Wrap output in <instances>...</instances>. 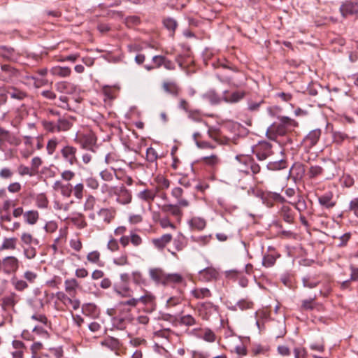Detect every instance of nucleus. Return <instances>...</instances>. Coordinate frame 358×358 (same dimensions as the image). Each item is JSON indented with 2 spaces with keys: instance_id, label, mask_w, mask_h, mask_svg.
I'll use <instances>...</instances> for the list:
<instances>
[{
  "instance_id": "f257e3e1",
  "label": "nucleus",
  "mask_w": 358,
  "mask_h": 358,
  "mask_svg": "<svg viewBox=\"0 0 358 358\" xmlns=\"http://www.w3.org/2000/svg\"><path fill=\"white\" fill-rule=\"evenodd\" d=\"M73 141L87 151L95 153L99 148L96 134L90 131L85 133L77 134Z\"/></svg>"
},
{
  "instance_id": "f03ea898",
  "label": "nucleus",
  "mask_w": 358,
  "mask_h": 358,
  "mask_svg": "<svg viewBox=\"0 0 358 358\" xmlns=\"http://www.w3.org/2000/svg\"><path fill=\"white\" fill-rule=\"evenodd\" d=\"M78 151L76 147L66 144L60 150L62 159L69 166H78L80 162L78 157Z\"/></svg>"
},
{
  "instance_id": "7ed1b4c3",
  "label": "nucleus",
  "mask_w": 358,
  "mask_h": 358,
  "mask_svg": "<svg viewBox=\"0 0 358 358\" xmlns=\"http://www.w3.org/2000/svg\"><path fill=\"white\" fill-rule=\"evenodd\" d=\"M307 92L309 95L315 96L314 102L319 106L325 105L331 99L330 92L322 88L320 85L308 86Z\"/></svg>"
},
{
  "instance_id": "20e7f679",
  "label": "nucleus",
  "mask_w": 358,
  "mask_h": 358,
  "mask_svg": "<svg viewBox=\"0 0 358 358\" xmlns=\"http://www.w3.org/2000/svg\"><path fill=\"white\" fill-rule=\"evenodd\" d=\"M252 153L259 161H264L273 155L272 144L267 141H260L252 148Z\"/></svg>"
},
{
  "instance_id": "39448f33",
  "label": "nucleus",
  "mask_w": 358,
  "mask_h": 358,
  "mask_svg": "<svg viewBox=\"0 0 358 358\" xmlns=\"http://www.w3.org/2000/svg\"><path fill=\"white\" fill-rule=\"evenodd\" d=\"M273 129L280 136L285 135L287 132L291 131L295 127H298V123L294 120L287 116L279 117V123L271 126Z\"/></svg>"
},
{
  "instance_id": "423d86ee",
  "label": "nucleus",
  "mask_w": 358,
  "mask_h": 358,
  "mask_svg": "<svg viewBox=\"0 0 358 358\" xmlns=\"http://www.w3.org/2000/svg\"><path fill=\"white\" fill-rule=\"evenodd\" d=\"M236 160H238L241 164L244 165L248 169H249L250 173H251V176L252 178L255 180H257L256 176L260 173L261 167L259 164L255 162V160L250 156H244V155H237L236 157Z\"/></svg>"
},
{
  "instance_id": "0eeeda50",
  "label": "nucleus",
  "mask_w": 358,
  "mask_h": 358,
  "mask_svg": "<svg viewBox=\"0 0 358 358\" xmlns=\"http://www.w3.org/2000/svg\"><path fill=\"white\" fill-rule=\"evenodd\" d=\"M3 273L6 275L15 273L20 267V261L15 256H7L2 259Z\"/></svg>"
},
{
  "instance_id": "6e6552de",
  "label": "nucleus",
  "mask_w": 358,
  "mask_h": 358,
  "mask_svg": "<svg viewBox=\"0 0 358 358\" xmlns=\"http://www.w3.org/2000/svg\"><path fill=\"white\" fill-rule=\"evenodd\" d=\"M110 192L117 196L116 201L121 204H128L131 201V192L124 186L113 187Z\"/></svg>"
},
{
  "instance_id": "1a4fd4ad",
  "label": "nucleus",
  "mask_w": 358,
  "mask_h": 358,
  "mask_svg": "<svg viewBox=\"0 0 358 358\" xmlns=\"http://www.w3.org/2000/svg\"><path fill=\"white\" fill-rule=\"evenodd\" d=\"M339 10L343 17L358 13V0H346L342 2Z\"/></svg>"
},
{
  "instance_id": "9d476101",
  "label": "nucleus",
  "mask_w": 358,
  "mask_h": 358,
  "mask_svg": "<svg viewBox=\"0 0 358 358\" xmlns=\"http://www.w3.org/2000/svg\"><path fill=\"white\" fill-rule=\"evenodd\" d=\"M262 200L263 203L268 208L273 207L275 201L282 203L285 202V199L280 194L273 192L262 193Z\"/></svg>"
},
{
  "instance_id": "9b49d317",
  "label": "nucleus",
  "mask_w": 358,
  "mask_h": 358,
  "mask_svg": "<svg viewBox=\"0 0 358 358\" xmlns=\"http://www.w3.org/2000/svg\"><path fill=\"white\" fill-rule=\"evenodd\" d=\"M54 191L59 192L64 197L69 198L73 192V185L69 182L56 180L52 185Z\"/></svg>"
},
{
  "instance_id": "f8f14e48",
  "label": "nucleus",
  "mask_w": 358,
  "mask_h": 358,
  "mask_svg": "<svg viewBox=\"0 0 358 358\" xmlns=\"http://www.w3.org/2000/svg\"><path fill=\"white\" fill-rule=\"evenodd\" d=\"M219 273L213 267H207L199 271L198 279L203 282H208L217 279Z\"/></svg>"
},
{
  "instance_id": "ddd939ff",
  "label": "nucleus",
  "mask_w": 358,
  "mask_h": 358,
  "mask_svg": "<svg viewBox=\"0 0 358 358\" xmlns=\"http://www.w3.org/2000/svg\"><path fill=\"white\" fill-rule=\"evenodd\" d=\"M172 240L173 236L171 234H164L159 237L152 238L151 243L156 250L163 251Z\"/></svg>"
},
{
  "instance_id": "4468645a",
  "label": "nucleus",
  "mask_w": 358,
  "mask_h": 358,
  "mask_svg": "<svg viewBox=\"0 0 358 358\" xmlns=\"http://www.w3.org/2000/svg\"><path fill=\"white\" fill-rule=\"evenodd\" d=\"M322 131L320 129H315L310 131L303 138V143L306 148L310 149L315 146L320 136Z\"/></svg>"
},
{
  "instance_id": "2eb2a0df",
  "label": "nucleus",
  "mask_w": 358,
  "mask_h": 358,
  "mask_svg": "<svg viewBox=\"0 0 358 358\" xmlns=\"http://www.w3.org/2000/svg\"><path fill=\"white\" fill-rule=\"evenodd\" d=\"M49 113L52 115L59 116V118L57 120L59 133L67 131L73 127V122L69 118L60 117L59 112L50 110Z\"/></svg>"
},
{
  "instance_id": "dca6fc26",
  "label": "nucleus",
  "mask_w": 358,
  "mask_h": 358,
  "mask_svg": "<svg viewBox=\"0 0 358 358\" xmlns=\"http://www.w3.org/2000/svg\"><path fill=\"white\" fill-rule=\"evenodd\" d=\"M318 203L323 208L331 209L336 206V201L334 198L333 192L328 191L318 197Z\"/></svg>"
},
{
  "instance_id": "f3484780",
  "label": "nucleus",
  "mask_w": 358,
  "mask_h": 358,
  "mask_svg": "<svg viewBox=\"0 0 358 358\" xmlns=\"http://www.w3.org/2000/svg\"><path fill=\"white\" fill-rule=\"evenodd\" d=\"M280 257V255L275 251V248L269 246L268 248V253L265 254L262 259V265L265 267L273 266L277 258Z\"/></svg>"
},
{
  "instance_id": "a211bd4d",
  "label": "nucleus",
  "mask_w": 358,
  "mask_h": 358,
  "mask_svg": "<svg viewBox=\"0 0 358 358\" xmlns=\"http://www.w3.org/2000/svg\"><path fill=\"white\" fill-rule=\"evenodd\" d=\"M229 91L223 92V101L227 103H236L242 100L246 94L245 91H235L228 95Z\"/></svg>"
},
{
  "instance_id": "6ab92c4d",
  "label": "nucleus",
  "mask_w": 358,
  "mask_h": 358,
  "mask_svg": "<svg viewBox=\"0 0 358 358\" xmlns=\"http://www.w3.org/2000/svg\"><path fill=\"white\" fill-rule=\"evenodd\" d=\"M163 90L173 96H178L180 92V87L176 81L166 80L162 83Z\"/></svg>"
},
{
  "instance_id": "aec40b11",
  "label": "nucleus",
  "mask_w": 358,
  "mask_h": 358,
  "mask_svg": "<svg viewBox=\"0 0 358 358\" xmlns=\"http://www.w3.org/2000/svg\"><path fill=\"white\" fill-rule=\"evenodd\" d=\"M150 278L157 284L165 285L166 273L160 268H154L149 270Z\"/></svg>"
},
{
  "instance_id": "412c9836",
  "label": "nucleus",
  "mask_w": 358,
  "mask_h": 358,
  "mask_svg": "<svg viewBox=\"0 0 358 358\" xmlns=\"http://www.w3.org/2000/svg\"><path fill=\"white\" fill-rule=\"evenodd\" d=\"M134 317H122L116 315L112 318L113 327L119 330H124L126 329L128 323L133 321Z\"/></svg>"
},
{
  "instance_id": "4be33fe9",
  "label": "nucleus",
  "mask_w": 358,
  "mask_h": 358,
  "mask_svg": "<svg viewBox=\"0 0 358 358\" xmlns=\"http://www.w3.org/2000/svg\"><path fill=\"white\" fill-rule=\"evenodd\" d=\"M55 87L57 91L64 94H73L76 90V86L66 81H62L55 84Z\"/></svg>"
},
{
  "instance_id": "5701e85b",
  "label": "nucleus",
  "mask_w": 358,
  "mask_h": 358,
  "mask_svg": "<svg viewBox=\"0 0 358 358\" xmlns=\"http://www.w3.org/2000/svg\"><path fill=\"white\" fill-rule=\"evenodd\" d=\"M202 97L212 105L220 104L223 101V96H220L215 90H208L202 95Z\"/></svg>"
},
{
  "instance_id": "b1692460",
  "label": "nucleus",
  "mask_w": 358,
  "mask_h": 358,
  "mask_svg": "<svg viewBox=\"0 0 358 358\" xmlns=\"http://www.w3.org/2000/svg\"><path fill=\"white\" fill-rule=\"evenodd\" d=\"M180 207H181V206H179L178 203L176 205L164 204L162 206L161 209L162 212L170 213L172 215L180 220L182 215Z\"/></svg>"
},
{
  "instance_id": "393cba45",
  "label": "nucleus",
  "mask_w": 358,
  "mask_h": 358,
  "mask_svg": "<svg viewBox=\"0 0 358 358\" xmlns=\"http://www.w3.org/2000/svg\"><path fill=\"white\" fill-rule=\"evenodd\" d=\"M83 313L92 318H96L99 315V310L94 303H86L82 307Z\"/></svg>"
},
{
  "instance_id": "a878e982",
  "label": "nucleus",
  "mask_w": 358,
  "mask_h": 358,
  "mask_svg": "<svg viewBox=\"0 0 358 358\" xmlns=\"http://www.w3.org/2000/svg\"><path fill=\"white\" fill-rule=\"evenodd\" d=\"M65 291L71 297H75L77 293V288L79 286L78 281L74 279H66L64 281Z\"/></svg>"
},
{
  "instance_id": "bb28decb",
  "label": "nucleus",
  "mask_w": 358,
  "mask_h": 358,
  "mask_svg": "<svg viewBox=\"0 0 358 358\" xmlns=\"http://www.w3.org/2000/svg\"><path fill=\"white\" fill-rule=\"evenodd\" d=\"M50 72L54 76L66 78L71 75V69L67 66H55L50 69Z\"/></svg>"
},
{
  "instance_id": "cd10ccee",
  "label": "nucleus",
  "mask_w": 358,
  "mask_h": 358,
  "mask_svg": "<svg viewBox=\"0 0 358 358\" xmlns=\"http://www.w3.org/2000/svg\"><path fill=\"white\" fill-rule=\"evenodd\" d=\"M182 194L183 189L181 187H176L171 190V195L177 199L178 204L181 206V207H187L189 206V201L182 197Z\"/></svg>"
},
{
  "instance_id": "c85d7f7f",
  "label": "nucleus",
  "mask_w": 358,
  "mask_h": 358,
  "mask_svg": "<svg viewBox=\"0 0 358 358\" xmlns=\"http://www.w3.org/2000/svg\"><path fill=\"white\" fill-rule=\"evenodd\" d=\"M115 211L111 208H101L98 212V216L105 223L109 224L114 218Z\"/></svg>"
},
{
  "instance_id": "c756f323",
  "label": "nucleus",
  "mask_w": 358,
  "mask_h": 358,
  "mask_svg": "<svg viewBox=\"0 0 358 358\" xmlns=\"http://www.w3.org/2000/svg\"><path fill=\"white\" fill-rule=\"evenodd\" d=\"M173 245L176 251H182L187 246V238L181 233H179L173 240Z\"/></svg>"
},
{
  "instance_id": "7c9ffc66",
  "label": "nucleus",
  "mask_w": 358,
  "mask_h": 358,
  "mask_svg": "<svg viewBox=\"0 0 358 358\" xmlns=\"http://www.w3.org/2000/svg\"><path fill=\"white\" fill-rule=\"evenodd\" d=\"M280 216L282 217V220L288 224H292L294 222V215L289 206H283L281 208Z\"/></svg>"
},
{
  "instance_id": "2f4dec72",
  "label": "nucleus",
  "mask_w": 358,
  "mask_h": 358,
  "mask_svg": "<svg viewBox=\"0 0 358 358\" xmlns=\"http://www.w3.org/2000/svg\"><path fill=\"white\" fill-rule=\"evenodd\" d=\"M191 294L196 299H202L204 298H209L212 294L209 289L203 288H195L191 291Z\"/></svg>"
},
{
  "instance_id": "473e14b6",
  "label": "nucleus",
  "mask_w": 358,
  "mask_h": 358,
  "mask_svg": "<svg viewBox=\"0 0 358 358\" xmlns=\"http://www.w3.org/2000/svg\"><path fill=\"white\" fill-rule=\"evenodd\" d=\"M102 345L113 350L120 349L122 345L119 339L110 336H107L104 339V341L102 342Z\"/></svg>"
},
{
  "instance_id": "72a5a7b5",
  "label": "nucleus",
  "mask_w": 358,
  "mask_h": 358,
  "mask_svg": "<svg viewBox=\"0 0 358 358\" xmlns=\"http://www.w3.org/2000/svg\"><path fill=\"white\" fill-rule=\"evenodd\" d=\"M287 167V162L285 159H280L274 162H269L266 168L269 171H280Z\"/></svg>"
},
{
  "instance_id": "f704fd0d",
  "label": "nucleus",
  "mask_w": 358,
  "mask_h": 358,
  "mask_svg": "<svg viewBox=\"0 0 358 358\" xmlns=\"http://www.w3.org/2000/svg\"><path fill=\"white\" fill-rule=\"evenodd\" d=\"M17 239L15 237L4 238L0 246V250H14L16 249Z\"/></svg>"
},
{
  "instance_id": "c9c22d12",
  "label": "nucleus",
  "mask_w": 358,
  "mask_h": 358,
  "mask_svg": "<svg viewBox=\"0 0 358 358\" xmlns=\"http://www.w3.org/2000/svg\"><path fill=\"white\" fill-rule=\"evenodd\" d=\"M0 55L8 60H15L17 59V54L13 48L1 46Z\"/></svg>"
},
{
  "instance_id": "e433bc0d",
  "label": "nucleus",
  "mask_w": 358,
  "mask_h": 358,
  "mask_svg": "<svg viewBox=\"0 0 358 358\" xmlns=\"http://www.w3.org/2000/svg\"><path fill=\"white\" fill-rule=\"evenodd\" d=\"M7 94L11 99H16L18 101H22L27 97V92L22 91L15 87H12L7 91Z\"/></svg>"
},
{
  "instance_id": "4c0bfd02",
  "label": "nucleus",
  "mask_w": 358,
  "mask_h": 358,
  "mask_svg": "<svg viewBox=\"0 0 358 358\" xmlns=\"http://www.w3.org/2000/svg\"><path fill=\"white\" fill-rule=\"evenodd\" d=\"M184 281L183 277L179 273H166L165 285H178Z\"/></svg>"
},
{
  "instance_id": "58836bf2",
  "label": "nucleus",
  "mask_w": 358,
  "mask_h": 358,
  "mask_svg": "<svg viewBox=\"0 0 358 358\" xmlns=\"http://www.w3.org/2000/svg\"><path fill=\"white\" fill-rule=\"evenodd\" d=\"M43 129L49 133H59L57 122L50 120H43L41 121Z\"/></svg>"
},
{
  "instance_id": "ea45409f",
  "label": "nucleus",
  "mask_w": 358,
  "mask_h": 358,
  "mask_svg": "<svg viewBox=\"0 0 358 358\" xmlns=\"http://www.w3.org/2000/svg\"><path fill=\"white\" fill-rule=\"evenodd\" d=\"M20 240L22 243V246H29L32 244L38 245L39 244V241L37 238H34L31 234L27 232L22 234Z\"/></svg>"
},
{
  "instance_id": "a19ab883",
  "label": "nucleus",
  "mask_w": 358,
  "mask_h": 358,
  "mask_svg": "<svg viewBox=\"0 0 358 358\" xmlns=\"http://www.w3.org/2000/svg\"><path fill=\"white\" fill-rule=\"evenodd\" d=\"M189 224L192 229L201 231L206 227V222L203 218L194 217L189 221Z\"/></svg>"
},
{
  "instance_id": "79ce46f5",
  "label": "nucleus",
  "mask_w": 358,
  "mask_h": 358,
  "mask_svg": "<svg viewBox=\"0 0 358 358\" xmlns=\"http://www.w3.org/2000/svg\"><path fill=\"white\" fill-rule=\"evenodd\" d=\"M120 279H121L122 282H123L122 290L124 292V294H122L121 291L116 289L115 290H116L117 293H118L119 294H122L124 296H130L129 288L127 286V283L129 280V275L126 273H122L120 275Z\"/></svg>"
},
{
  "instance_id": "37998d69",
  "label": "nucleus",
  "mask_w": 358,
  "mask_h": 358,
  "mask_svg": "<svg viewBox=\"0 0 358 358\" xmlns=\"http://www.w3.org/2000/svg\"><path fill=\"white\" fill-rule=\"evenodd\" d=\"M156 196V192L151 190V189H144L143 191L140 192L138 194V197L146 202H151L152 201Z\"/></svg>"
},
{
  "instance_id": "c03bdc74",
  "label": "nucleus",
  "mask_w": 358,
  "mask_h": 358,
  "mask_svg": "<svg viewBox=\"0 0 358 358\" xmlns=\"http://www.w3.org/2000/svg\"><path fill=\"white\" fill-rule=\"evenodd\" d=\"M333 142L336 145H341L345 140L349 138L347 134L341 131H332Z\"/></svg>"
},
{
  "instance_id": "a18cd8bd",
  "label": "nucleus",
  "mask_w": 358,
  "mask_h": 358,
  "mask_svg": "<svg viewBox=\"0 0 358 358\" xmlns=\"http://www.w3.org/2000/svg\"><path fill=\"white\" fill-rule=\"evenodd\" d=\"M100 252L97 250L90 252L87 256V259L90 263L94 264L99 266H103V262L100 259Z\"/></svg>"
},
{
  "instance_id": "49530a36",
  "label": "nucleus",
  "mask_w": 358,
  "mask_h": 358,
  "mask_svg": "<svg viewBox=\"0 0 358 358\" xmlns=\"http://www.w3.org/2000/svg\"><path fill=\"white\" fill-rule=\"evenodd\" d=\"M59 143V140L57 137L54 136L48 141L46 145L47 153L49 155H52L57 150V148Z\"/></svg>"
},
{
  "instance_id": "de8ad7c7",
  "label": "nucleus",
  "mask_w": 358,
  "mask_h": 358,
  "mask_svg": "<svg viewBox=\"0 0 358 358\" xmlns=\"http://www.w3.org/2000/svg\"><path fill=\"white\" fill-rule=\"evenodd\" d=\"M11 283L14 288L19 292H23L28 288L29 285L27 281L13 277L11 280Z\"/></svg>"
},
{
  "instance_id": "09e8293b",
  "label": "nucleus",
  "mask_w": 358,
  "mask_h": 358,
  "mask_svg": "<svg viewBox=\"0 0 358 358\" xmlns=\"http://www.w3.org/2000/svg\"><path fill=\"white\" fill-rule=\"evenodd\" d=\"M324 169L319 165L310 166L308 171V176L310 179H314L323 174Z\"/></svg>"
},
{
  "instance_id": "8fccbe9b",
  "label": "nucleus",
  "mask_w": 358,
  "mask_h": 358,
  "mask_svg": "<svg viewBox=\"0 0 358 358\" xmlns=\"http://www.w3.org/2000/svg\"><path fill=\"white\" fill-rule=\"evenodd\" d=\"M179 323L186 327H192L197 324V321L192 315L187 314L180 317Z\"/></svg>"
},
{
  "instance_id": "3c124183",
  "label": "nucleus",
  "mask_w": 358,
  "mask_h": 358,
  "mask_svg": "<svg viewBox=\"0 0 358 358\" xmlns=\"http://www.w3.org/2000/svg\"><path fill=\"white\" fill-rule=\"evenodd\" d=\"M159 190L167 189L170 187V180L163 176H157L155 178Z\"/></svg>"
},
{
  "instance_id": "603ef678",
  "label": "nucleus",
  "mask_w": 358,
  "mask_h": 358,
  "mask_svg": "<svg viewBox=\"0 0 358 358\" xmlns=\"http://www.w3.org/2000/svg\"><path fill=\"white\" fill-rule=\"evenodd\" d=\"M115 314L122 317H133L130 308L124 306V304H122L121 303H119L115 309Z\"/></svg>"
},
{
  "instance_id": "864d4df0",
  "label": "nucleus",
  "mask_w": 358,
  "mask_h": 358,
  "mask_svg": "<svg viewBox=\"0 0 358 358\" xmlns=\"http://www.w3.org/2000/svg\"><path fill=\"white\" fill-rule=\"evenodd\" d=\"M196 182L194 177L189 178L187 175H181L178 179V183L184 187L188 188L194 185Z\"/></svg>"
},
{
  "instance_id": "5fc2aeb1",
  "label": "nucleus",
  "mask_w": 358,
  "mask_h": 358,
  "mask_svg": "<svg viewBox=\"0 0 358 358\" xmlns=\"http://www.w3.org/2000/svg\"><path fill=\"white\" fill-rule=\"evenodd\" d=\"M25 221L29 224H34L38 219V213L36 210H29L24 214Z\"/></svg>"
},
{
  "instance_id": "6e6d98bb",
  "label": "nucleus",
  "mask_w": 358,
  "mask_h": 358,
  "mask_svg": "<svg viewBox=\"0 0 358 358\" xmlns=\"http://www.w3.org/2000/svg\"><path fill=\"white\" fill-rule=\"evenodd\" d=\"M201 339L208 343H213L216 341V335L210 329L205 328L203 330Z\"/></svg>"
},
{
  "instance_id": "4d7b16f0",
  "label": "nucleus",
  "mask_w": 358,
  "mask_h": 358,
  "mask_svg": "<svg viewBox=\"0 0 358 358\" xmlns=\"http://www.w3.org/2000/svg\"><path fill=\"white\" fill-rule=\"evenodd\" d=\"M84 185L82 182H79L76 184L75 186H73V194L74 196L78 199L81 200L84 196Z\"/></svg>"
},
{
  "instance_id": "13d9d810",
  "label": "nucleus",
  "mask_w": 358,
  "mask_h": 358,
  "mask_svg": "<svg viewBox=\"0 0 358 358\" xmlns=\"http://www.w3.org/2000/svg\"><path fill=\"white\" fill-rule=\"evenodd\" d=\"M22 248L23 254L27 259H32L36 257V249L34 246H22Z\"/></svg>"
},
{
  "instance_id": "bf43d9fd",
  "label": "nucleus",
  "mask_w": 358,
  "mask_h": 358,
  "mask_svg": "<svg viewBox=\"0 0 358 358\" xmlns=\"http://www.w3.org/2000/svg\"><path fill=\"white\" fill-rule=\"evenodd\" d=\"M163 24L167 29L173 32L175 31L178 26L176 20L172 17H167L164 19Z\"/></svg>"
},
{
  "instance_id": "052dcab7",
  "label": "nucleus",
  "mask_w": 358,
  "mask_h": 358,
  "mask_svg": "<svg viewBox=\"0 0 358 358\" xmlns=\"http://www.w3.org/2000/svg\"><path fill=\"white\" fill-rule=\"evenodd\" d=\"M138 303L141 302L144 305H151L154 303L155 296L148 292L139 298H137Z\"/></svg>"
},
{
  "instance_id": "680f3d73",
  "label": "nucleus",
  "mask_w": 358,
  "mask_h": 358,
  "mask_svg": "<svg viewBox=\"0 0 358 358\" xmlns=\"http://www.w3.org/2000/svg\"><path fill=\"white\" fill-rule=\"evenodd\" d=\"M26 78L33 80V84L36 88L41 87V86L45 85L48 83V80L44 78H38L34 76H27Z\"/></svg>"
},
{
  "instance_id": "e2e57ef3",
  "label": "nucleus",
  "mask_w": 358,
  "mask_h": 358,
  "mask_svg": "<svg viewBox=\"0 0 358 358\" xmlns=\"http://www.w3.org/2000/svg\"><path fill=\"white\" fill-rule=\"evenodd\" d=\"M158 159V154L157 151L152 148L149 147L146 150V159L150 163H153Z\"/></svg>"
},
{
  "instance_id": "0e129e2a",
  "label": "nucleus",
  "mask_w": 358,
  "mask_h": 358,
  "mask_svg": "<svg viewBox=\"0 0 358 358\" xmlns=\"http://www.w3.org/2000/svg\"><path fill=\"white\" fill-rule=\"evenodd\" d=\"M291 203L294 205L295 208L299 212L304 210L307 207L306 201L301 195L298 196L296 201Z\"/></svg>"
},
{
  "instance_id": "69168bd1",
  "label": "nucleus",
  "mask_w": 358,
  "mask_h": 358,
  "mask_svg": "<svg viewBox=\"0 0 358 358\" xmlns=\"http://www.w3.org/2000/svg\"><path fill=\"white\" fill-rule=\"evenodd\" d=\"M36 205L38 208H45L48 207V200L45 194H40L36 197Z\"/></svg>"
},
{
  "instance_id": "338daca9",
  "label": "nucleus",
  "mask_w": 358,
  "mask_h": 358,
  "mask_svg": "<svg viewBox=\"0 0 358 358\" xmlns=\"http://www.w3.org/2000/svg\"><path fill=\"white\" fill-rule=\"evenodd\" d=\"M317 299V296L315 295L310 299H306L302 301L301 309L303 310H312L314 308L313 302Z\"/></svg>"
},
{
  "instance_id": "774afa93",
  "label": "nucleus",
  "mask_w": 358,
  "mask_h": 358,
  "mask_svg": "<svg viewBox=\"0 0 358 358\" xmlns=\"http://www.w3.org/2000/svg\"><path fill=\"white\" fill-rule=\"evenodd\" d=\"M240 310H245L252 308L253 303L246 299H242L237 302L236 305Z\"/></svg>"
}]
</instances>
